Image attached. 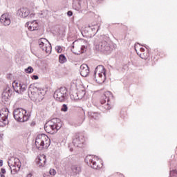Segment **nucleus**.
<instances>
[{
    "mask_svg": "<svg viewBox=\"0 0 177 177\" xmlns=\"http://www.w3.org/2000/svg\"><path fill=\"white\" fill-rule=\"evenodd\" d=\"M136 52L137 53V55H139V53H138V50L135 48Z\"/></svg>",
    "mask_w": 177,
    "mask_h": 177,
    "instance_id": "43",
    "label": "nucleus"
},
{
    "mask_svg": "<svg viewBox=\"0 0 177 177\" xmlns=\"http://www.w3.org/2000/svg\"><path fill=\"white\" fill-rule=\"evenodd\" d=\"M59 62L61 63V64H64L66 62H67V58L64 54H61L59 56Z\"/></svg>",
    "mask_w": 177,
    "mask_h": 177,
    "instance_id": "27",
    "label": "nucleus"
},
{
    "mask_svg": "<svg viewBox=\"0 0 177 177\" xmlns=\"http://www.w3.org/2000/svg\"><path fill=\"white\" fill-rule=\"evenodd\" d=\"M32 80H38V75H33L32 76Z\"/></svg>",
    "mask_w": 177,
    "mask_h": 177,
    "instance_id": "36",
    "label": "nucleus"
},
{
    "mask_svg": "<svg viewBox=\"0 0 177 177\" xmlns=\"http://www.w3.org/2000/svg\"><path fill=\"white\" fill-rule=\"evenodd\" d=\"M32 176V174L30 173L28 174H27L26 177H31Z\"/></svg>",
    "mask_w": 177,
    "mask_h": 177,
    "instance_id": "40",
    "label": "nucleus"
},
{
    "mask_svg": "<svg viewBox=\"0 0 177 177\" xmlns=\"http://www.w3.org/2000/svg\"><path fill=\"white\" fill-rule=\"evenodd\" d=\"M88 28H91V31H93V35H96V33L97 32V31H99L100 27L98 26L97 25L89 24Z\"/></svg>",
    "mask_w": 177,
    "mask_h": 177,
    "instance_id": "22",
    "label": "nucleus"
},
{
    "mask_svg": "<svg viewBox=\"0 0 177 177\" xmlns=\"http://www.w3.org/2000/svg\"><path fill=\"white\" fill-rule=\"evenodd\" d=\"M72 48L74 49V48H75V46H72Z\"/></svg>",
    "mask_w": 177,
    "mask_h": 177,
    "instance_id": "45",
    "label": "nucleus"
},
{
    "mask_svg": "<svg viewBox=\"0 0 177 177\" xmlns=\"http://www.w3.org/2000/svg\"><path fill=\"white\" fill-rule=\"evenodd\" d=\"M174 172L176 173V170H173Z\"/></svg>",
    "mask_w": 177,
    "mask_h": 177,
    "instance_id": "46",
    "label": "nucleus"
},
{
    "mask_svg": "<svg viewBox=\"0 0 177 177\" xmlns=\"http://www.w3.org/2000/svg\"><path fill=\"white\" fill-rule=\"evenodd\" d=\"M97 74H98V78H100L101 81H104V80H106V72H104V73L101 72Z\"/></svg>",
    "mask_w": 177,
    "mask_h": 177,
    "instance_id": "29",
    "label": "nucleus"
},
{
    "mask_svg": "<svg viewBox=\"0 0 177 177\" xmlns=\"http://www.w3.org/2000/svg\"><path fill=\"white\" fill-rule=\"evenodd\" d=\"M104 66H103V65H98L94 71V74H93V77H94V80L95 81H97V78L96 77V74H99L100 73H104Z\"/></svg>",
    "mask_w": 177,
    "mask_h": 177,
    "instance_id": "19",
    "label": "nucleus"
},
{
    "mask_svg": "<svg viewBox=\"0 0 177 177\" xmlns=\"http://www.w3.org/2000/svg\"><path fill=\"white\" fill-rule=\"evenodd\" d=\"M95 49L97 52H102L106 55L111 53V51L113 50V48H111V46L109 42H107V40L104 39L100 40L98 44L95 45Z\"/></svg>",
    "mask_w": 177,
    "mask_h": 177,
    "instance_id": "5",
    "label": "nucleus"
},
{
    "mask_svg": "<svg viewBox=\"0 0 177 177\" xmlns=\"http://www.w3.org/2000/svg\"><path fill=\"white\" fill-rule=\"evenodd\" d=\"M71 169L73 174L76 175L81 172V166L80 165H73Z\"/></svg>",
    "mask_w": 177,
    "mask_h": 177,
    "instance_id": "24",
    "label": "nucleus"
},
{
    "mask_svg": "<svg viewBox=\"0 0 177 177\" xmlns=\"http://www.w3.org/2000/svg\"><path fill=\"white\" fill-rule=\"evenodd\" d=\"M113 98V93L110 91H106L100 100L101 104H104L107 102L106 104L102 106V111L104 110H110L111 107L110 106V99Z\"/></svg>",
    "mask_w": 177,
    "mask_h": 177,
    "instance_id": "7",
    "label": "nucleus"
},
{
    "mask_svg": "<svg viewBox=\"0 0 177 177\" xmlns=\"http://www.w3.org/2000/svg\"><path fill=\"white\" fill-rule=\"evenodd\" d=\"M0 174H6V170L4 168H1Z\"/></svg>",
    "mask_w": 177,
    "mask_h": 177,
    "instance_id": "34",
    "label": "nucleus"
},
{
    "mask_svg": "<svg viewBox=\"0 0 177 177\" xmlns=\"http://www.w3.org/2000/svg\"><path fill=\"white\" fill-rule=\"evenodd\" d=\"M13 168H21V162H20V160L19 158H15L14 159V164H12Z\"/></svg>",
    "mask_w": 177,
    "mask_h": 177,
    "instance_id": "26",
    "label": "nucleus"
},
{
    "mask_svg": "<svg viewBox=\"0 0 177 177\" xmlns=\"http://www.w3.org/2000/svg\"><path fill=\"white\" fill-rule=\"evenodd\" d=\"M80 73L82 77H87L89 75V66L86 64L80 66Z\"/></svg>",
    "mask_w": 177,
    "mask_h": 177,
    "instance_id": "18",
    "label": "nucleus"
},
{
    "mask_svg": "<svg viewBox=\"0 0 177 177\" xmlns=\"http://www.w3.org/2000/svg\"><path fill=\"white\" fill-rule=\"evenodd\" d=\"M28 93L31 100H33V102H35L36 103H39L44 100V97L46 94V90L38 87L37 84H34L30 86Z\"/></svg>",
    "mask_w": 177,
    "mask_h": 177,
    "instance_id": "1",
    "label": "nucleus"
},
{
    "mask_svg": "<svg viewBox=\"0 0 177 177\" xmlns=\"http://www.w3.org/2000/svg\"><path fill=\"white\" fill-rule=\"evenodd\" d=\"M46 16H48V10H44L39 12V17H41L42 19Z\"/></svg>",
    "mask_w": 177,
    "mask_h": 177,
    "instance_id": "28",
    "label": "nucleus"
},
{
    "mask_svg": "<svg viewBox=\"0 0 177 177\" xmlns=\"http://www.w3.org/2000/svg\"><path fill=\"white\" fill-rule=\"evenodd\" d=\"M84 161L87 163L88 167H91V168H93V169H99V168H100V165L97 164L99 162V158L97 156L88 155L86 157Z\"/></svg>",
    "mask_w": 177,
    "mask_h": 177,
    "instance_id": "8",
    "label": "nucleus"
},
{
    "mask_svg": "<svg viewBox=\"0 0 177 177\" xmlns=\"http://www.w3.org/2000/svg\"><path fill=\"white\" fill-rule=\"evenodd\" d=\"M13 116L15 120L19 122H26V121H28V118H30V115L27 113V111L21 108L15 109Z\"/></svg>",
    "mask_w": 177,
    "mask_h": 177,
    "instance_id": "4",
    "label": "nucleus"
},
{
    "mask_svg": "<svg viewBox=\"0 0 177 177\" xmlns=\"http://www.w3.org/2000/svg\"><path fill=\"white\" fill-rule=\"evenodd\" d=\"M85 89L82 90L81 91H79L76 95H73V99H75V100H78L80 99H82V97H84V96H85Z\"/></svg>",
    "mask_w": 177,
    "mask_h": 177,
    "instance_id": "21",
    "label": "nucleus"
},
{
    "mask_svg": "<svg viewBox=\"0 0 177 177\" xmlns=\"http://www.w3.org/2000/svg\"><path fill=\"white\" fill-rule=\"evenodd\" d=\"M35 15L34 14H30L28 16V17H34Z\"/></svg>",
    "mask_w": 177,
    "mask_h": 177,
    "instance_id": "39",
    "label": "nucleus"
},
{
    "mask_svg": "<svg viewBox=\"0 0 177 177\" xmlns=\"http://www.w3.org/2000/svg\"><path fill=\"white\" fill-rule=\"evenodd\" d=\"M12 86L14 88V91L17 93H19L20 95H23V93H24V92L27 91V83L26 82H20L19 83V82H14L12 83Z\"/></svg>",
    "mask_w": 177,
    "mask_h": 177,
    "instance_id": "10",
    "label": "nucleus"
},
{
    "mask_svg": "<svg viewBox=\"0 0 177 177\" xmlns=\"http://www.w3.org/2000/svg\"><path fill=\"white\" fill-rule=\"evenodd\" d=\"M46 42H48V39L45 38L39 39L38 41L40 49L46 53H49L52 50V46H50V44H46Z\"/></svg>",
    "mask_w": 177,
    "mask_h": 177,
    "instance_id": "12",
    "label": "nucleus"
},
{
    "mask_svg": "<svg viewBox=\"0 0 177 177\" xmlns=\"http://www.w3.org/2000/svg\"><path fill=\"white\" fill-rule=\"evenodd\" d=\"M35 145L37 149L45 150L50 146V139L46 134H39L36 137Z\"/></svg>",
    "mask_w": 177,
    "mask_h": 177,
    "instance_id": "2",
    "label": "nucleus"
},
{
    "mask_svg": "<svg viewBox=\"0 0 177 177\" xmlns=\"http://www.w3.org/2000/svg\"><path fill=\"white\" fill-rule=\"evenodd\" d=\"M17 15L22 19H26V17H28L30 15V10L26 8H20L17 10Z\"/></svg>",
    "mask_w": 177,
    "mask_h": 177,
    "instance_id": "17",
    "label": "nucleus"
},
{
    "mask_svg": "<svg viewBox=\"0 0 177 177\" xmlns=\"http://www.w3.org/2000/svg\"><path fill=\"white\" fill-rule=\"evenodd\" d=\"M49 174H50V175L55 176V175H56V170H55V169H51L49 171Z\"/></svg>",
    "mask_w": 177,
    "mask_h": 177,
    "instance_id": "33",
    "label": "nucleus"
},
{
    "mask_svg": "<svg viewBox=\"0 0 177 177\" xmlns=\"http://www.w3.org/2000/svg\"><path fill=\"white\" fill-rule=\"evenodd\" d=\"M73 143L76 147H84L85 139H84L82 136L76 135L73 138Z\"/></svg>",
    "mask_w": 177,
    "mask_h": 177,
    "instance_id": "14",
    "label": "nucleus"
},
{
    "mask_svg": "<svg viewBox=\"0 0 177 177\" xmlns=\"http://www.w3.org/2000/svg\"><path fill=\"white\" fill-rule=\"evenodd\" d=\"M68 110V107L66 104H64L62 106L61 111H64V113L67 112Z\"/></svg>",
    "mask_w": 177,
    "mask_h": 177,
    "instance_id": "31",
    "label": "nucleus"
},
{
    "mask_svg": "<svg viewBox=\"0 0 177 177\" xmlns=\"http://www.w3.org/2000/svg\"><path fill=\"white\" fill-rule=\"evenodd\" d=\"M12 94H13V91H12L10 88L7 87L3 90V92L2 93V95H1L2 100H4V102H8V100H9V97H10V96H12Z\"/></svg>",
    "mask_w": 177,
    "mask_h": 177,
    "instance_id": "16",
    "label": "nucleus"
},
{
    "mask_svg": "<svg viewBox=\"0 0 177 177\" xmlns=\"http://www.w3.org/2000/svg\"><path fill=\"white\" fill-rule=\"evenodd\" d=\"M3 165V160H0V167H2Z\"/></svg>",
    "mask_w": 177,
    "mask_h": 177,
    "instance_id": "38",
    "label": "nucleus"
},
{
    "mask_svg": "<svg viewBox=\"0 0 177 177\" xmlns=\"http://www.w3.org/2000/svg\"><path fill=\"white\" fill-rule=\"evenodd\" d=\"M0 176L1 177H5V175H3V174H2V173H0Z\"/></svg>",
    "mask_w": 177,
    "mask_h": 177,
    "instance_id": "42",
    "label": "nucleus"
},
{
    "mask_svg": "<svg viewBox=\"0 0 177 177\" xmlns=\"http://www.w3.org/2000/svg\"><path fill=\"white\" fill-rule=\"evenodd\" d=\"M140 52H145V48H140Z\"/></svg>",
    "mask_w": 177,
    "mask_h": 177,
    "instance_id": "41",
    "label": "nucleus"
},
{
    "mask_svg": "<svg viewBox=\"0 0 177 177\" xmlns=\"http://www.w3.org/2000/svg\"><path fill=\"white\" fill-rule=\"evenodd\" d=\"M85 6H86V3L82 0H73V8L75 10L82 12L85 9Z\"/></svg>",
    "mask_w": 177,
    "mask_h": 177,
    "instance_id": "13",
    "label": "nucleus"
},
{
    "mask_svg": "<svg viewBox=\"0 0 177 177\" xmlns=\"http://www.w3.org/2000/svg\"><path fill=\"white\" fill-rule=\"evenodd\" d=\"M9 116V109L3 108L0 111V127H5L9 124L8 117Z\"/></svg>",
    "mask_w": 177,
    "mask_h": 177,
    "instance_id": "9",
    "label": "nucleus"
},
{
    "mask_svg": "<svg viewBox=\"0 0 177 177\" xmlns=\"http://www.w3.org/2000/svg\"><path fill=\"white\" fill-rule=\"evenodd\" d=\"M34 72V68H32L31 66H28L27 68L25 69V73H27V74H31V73Z\"/></svg>",
    "mask_w": 177,
    "mask_h": 177,
    "instance_id": "30",
    "label": "nucleus"
},
{
    "mask_svg": "<svg viewBox=\"0 0 177 177\" xmlns=\"http://www.w3.org/2000/svg\"><path fill=\"white\" fill-rule=\"evenodd\" d=\"M28 29H29L30 31H34V30H35L34 28H32V27H31V26H30V27L28 28Z\"/></svg>",
    "mask_w": 177,
    "mask_h": 177,
    "instance_id": "37",
    "label": "nucleus"
},
{
    "mask_svg": "<svg viewBox=\"0 0 177 177\" xmlns=\"http://www.w3.org/2000/svg\"><path fill=\"white\" fill-rule=\"evenodd\" d=\"M67 15L69 17H71V16H73V11H68Z\"/></svg>",
    "mask_w": 177,
    "mask_h": 177,
    "instance_id": "35",
    "label": "nucleus"
},
{
    "mask_svg": "<svg viewBox=\"0 0 177 177\" xmlns=\"http://www.w3.org/2000/svg\"><path fill=\"white\" fill-rule=\"evenodd\" d=\"M62 121L59 118H54L44 125V129L48 133H56L62 128Z\"/></svg>",
    "mask_w": 177,
    "mask_h": 177,
    "instance_id": "3",
    "label": "nucleus"
},
{
    "mask_svg": "<svg viewBox=\"0 0 177 177\" xmlns=\"http://www.w3.org/2000/svg\"><path fill=\"white\" fill-rule=\"evenodd\" d=\"M8 164L11 169L12 175H16V174H17V172H19V171H20V167H13L12 164H10V162H8Z\"/></svg>",
    "mask_w": 177,
    "mask_h": 177,
    "instance_id": "23",
    "label": "nucleus"
},
{
    "mask_svg": "<svg viewBox=\"0 0 177 177\" xmlns=\"http://www.w3.org/2000/svg\"><path fill=\"white\" fill-rule=\"evenodd\" d=\"M54 99L58 102H64L67 99V88L61 87L57 89L54 93Z\"/></svg>",
    "mask_w": 177,
    "mask_h": 177,
    "instance_id": "6",
    "label": "nucleus"
},
{
    "mask_svg": "<svg viewBox=\"0 0 177 177\" xmlns=\"http://www.w3.org/2000/svg\"><path fill=\"white\" fill-rule=\"evenodd\" d=\"M46 164V156L43 155L37 158V165L39 167H45Z\"/></svg>",
    "mask_w": 177,
    "mask_h": 177,
    "instance_id": "20",
    "label": "nucleus"
},
{
    "mask_svg": "<svg viewBox=\"0 0 177 177\" xmlns=\"http://www.w3.org/2000/svg\"><path fill=\"white\" fill-rule=\"evenodd\" d=\"M55 50L57 52V53H62V52L63 50V49L62 48V46H57L55 47Z\"/></svg>",
    "mask_w": 177,
    "mask_h": 177,
    "instance_id": "32",
    "label": "nucleus"
},
{
    "mask_svg": "<svg viewBox=\"0 0 177 177\" xmlns=\"http://www.w3.org/2000/svg\"><path fill=\"white\" fill-rule=\"evenodd\" d=\"M0 23L5 26H10V15L8 13L3 14L0 17Z\"/></svg>",
    "mask_w": 177,
    "mask_h": 177,
    "instance_id": "15",
    "label": "nucleus"
},
{
    "mask_svg": "<svg viewBox=\"0 0 177 177\" xmlns=\"http://www.w3.org/2000/svg\"><path fill=\"white\" fill-rule=\"evenodd\" d=\"M88 115L91 118H93L94 120H99V117L100 116V114L97 112L90 111L88 112Z\"/></svg>",
    "mask_w": 177,
    "mask_h": 177,
    "instance_id": "25",
    "label": "nucleus"
},
{
    "mask_svg": "<svg viewBox=\"0 0 177 177\" xmlns=\"http://www.w3.org/2000/svg\"><path fill=\"white\" fill-rule=\"evenodd\" d=\"M85 42V40L80 39L79 41H75L73 42V45H77L75 46L76 50H77V53H75V55H81V53H85L86 52V46L82 44Z\"/></svg>",
    "mask_w": 177,
    "mask_h": 177,
    "instance_id": "11",
    "label": "nucleus"
},
{
    "mask_svg": "<svg viewBox=\"0 0 177 177\" xmlns=\"http://www.w3.org/2000/svg\"><path fill=\"white\" fill-rule=\"evenodd\" d=\"M140 56L141 59H143V57H142V54H140Z\"/></svg>",
    "mask_w": 177,
    "mask_h": 177,
    "instance_id": "44",
    "label": "nucleus"
}]
</instances>
